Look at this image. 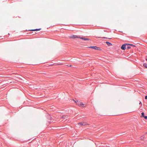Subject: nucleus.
<instances>
[{"label":"nucleus","instance_id":"nucleus-1","mask_svg":"<svg viewBox=\"0 0 147 147\" xmlns=\"http://www.w3.org/2000/svg\"><path fill=\"white\" fill-rule=\"evenodd\" d=\"M89 48H91L94 49L102 50V49L100 48L98 49V47L96 46H90L89 47Z\"/></svg>","mask_w":147,"mask_h":147},{"label":"nucleus","instance_id":"nucleus-2","mask_svg":"<svg viewBox=\"0 0 147 147\" xmlns=\"http://www.w3.org/2000/svg\"><path fill=\"white\" fill-rule=\"evenodd\" d=\"M70 38L73 39H75L76 38H80V36L77 35H72L70 36Z\"/></svg>","mask_w":147,"mask_h":147},{"label":"nucleus","instance_id":"nucleus-3","mask_svg":"<svg viewBox=\"0 0 147 147\" xmlns=\"http://www.w3.org/2000/svg\"><path fill=\"white\" fill-rule=\"evenodd\" d=\"M125 44H124L122 45L121 47V48L122 50H125L126 47V46Z\"/></svg>","mask_w":147,"mask_h":147},{"label":"nucleus","instance_id":"nucleus-4","mask_svg":"<svg viewBox=\"0 0 147 147\" xmlns=\"http://www.w3.org/2000/svg\"><path fill=\"white\" fill-rule=\"evenodd\" d=\"M80 39L83 40H90V39L84 37H81L80 36Z\"/></svg>","mask_w":147,"mask_h":147},{"label":"nucleus","instance_id":"nucleus-5","mask_svg":"<svg viewBox=\"0 0 147 147\" xmlns=\"http://www.w3.org/2000/svg\"><path fill=\"white\" fill-rule=\"evenodd\" d=\"M78 124L79 126H84L86 125V123H85V122H80L78 123Z\"/></svg>","mask_w":147,"mask_h":147},{"label":"nucleus","instance_id":"nucleus-6","mask_svg":"<svg viewBox=\"0 0 147 147\" xmlns=\"http://www.w3.org/2000/svg\"><path fill=\"white\" fill-rule=\"evenodd\" d=\"M144 112H142L141 113V115L140 116V117H144L145 119H147V116H144Z\"/></svg>","mask_w":147,"mask_h":147},{"label":"nucleus","instance_id":"nucleus-7","mask_svg":"<svg viewBox=\"0 0 147 147\" xmlns=\"http://www.w3.org/2000/svg\"><path fill=\"white\" fill-rule=\"evenodd\" d=\"M105 43L107 45L109 46H111L112 45V44L110 42L106 41Z\"/></svg>","mask_w":147,"mask_h":147},{"label":"nucleus","instance_id":"nucleus-8","mask_svg":"<svg viewBox=\"0 0 147 147\" xmlns=\"http://www.w3.org/2000/svg\"><path fill=\"white\" fill-rule=\"evenodd\" d=\"M77 105L80 107H82L84 105V104L82 103L79 102L78 103H77Z\"/></svg>","mask_w":147,"mask_h":147},{"label":"nucleus","instance_id":"nucleus-9","mask_svg":"<svg viewBox=\"0 0 147 147\" xmlns=\"http://www.w3.org/2000/svg\"><path fill=\"white\" fill-rule=\"evenodd\" d=\"M41 28H39V29H34L30 30H29L33 31H38L40 30H41Z\"/></svg>","mask_w":147,"mask_h":147},{"label":"nucleus","instance_id":"nucleus-10","mask_svg":"<svg viewBox=\"0 0 147 147\" xmlns=\"http://www.w3.org/2000/svg\"><path fill=\"white\" fill-rule=\"evenodd\" d=\"M61 118H63V119H65L66 118V116L65 115H63V116L62 117H61Z\"/></svg>","mask_w":147,"mask_h":147},{"label":"nucleus","instance_id":"nucleus-11","mask_svg":"<svg viewBox=\"0 0 147 147\" xmlns=\"http://www.w3.org/2000/svg\"><path fill=\"white\" fill-rule=\"evenodd\" d=\"M106 38V39H111V38H107V37H102L100 38Z\"/></svg>","mask_w":147,"mask_h":147},{"label":"nucleus","instance_id":"nucleus-12","mask_svg":"<svg viewBox=\"0 0 147 147\" xmlns=\"http://www.w3.org/2000/svg\"><path fill=\"white\" fill-rule=\"evenodd\" d=\"M144 136H142L141 137V140H143L144 139Z\"/></svg>","mask_w":147,"mask_h":147},{"label":"nucleus","instance_id":"nucleus-13","mask_svg":"<svg viewBox=\"0 0 147 147\" xmlns=\"http://www.w3.org/2000/svg\"><path fill=\"white\" fill-rule=\"evenodd\" d=\"M127 49H129L131 48V47H130V45H129V46H127Z\"/></svg>","mask_w":147,"mask_h":147},{"label":"nucleus","instance_id":"nucleus-14","mask_svg":"<svg viewBox=\"0 0 147 147\" xmlns=\"http://www.w3.org/2000/svg\"><path fill=\"white\" fill-rule=\"evenodd\" d=\"M130 46H132L133 47H136L135 45H134L132 44H130Z\"/></svg>","mask_w":147,"mask_h":147},{"label":"nucleus","instance_id":"nucleus-15","mask_svg":"<svg viewBox=\"0 0 147 147\" xmlns=\"http://www.w3.org/2000/svg\"><path fill=\"white\" fill-rule=\"evenodd\" d=\"M125 44H125L126 46L127 45H130V44L127 43H125Z\"/></svg>","mask_w":147,"mask_h":147},{"label":"nucleus","instance_id":"nucleus-16","mask_svg":"<svg viewBox=\"0 0 147 147\" xmlns=\"http://www.w3.org/2000/svg\"><path fill=\"white\" fill-rule=\"evenodd\" d=\"M74 100V102H75V103H76V104L77 103H78L79 102L78 101H75Z\"/></svg>","mask_w":147,"mask_h":147},{"label":"nucleus","instance_id":"nucleus-17","mask_svg":"<svg viewBox=\"0 0 147 147\" xmlns=\"http://www.w3.org/2000/svg\"><path fill=\"white\" fill-rule=\"evenodd\" d=\"M67 66L69 67H72L71 65H67Z\"/></svg>","mask_w":147,"mask_h":147},{"label":"nucleus","instance_id":"nucleus-18","mask_svg":"<svg viewBox=\"0 0 147 147\" xmlns=\"http://www.w3.org/2000/svg\"><path fill=\"white\" fill-rule=\"evenodd\" d=\"M147 65H143V66L146 68H147V66H146Z\"/></svg>","mask_w":147,"mask_h":147},{"label":"nucleus","instance_id":"nucleus-19","mask_svg":"<svg viewBox=\"0 0 147 147\" xmlns=\"http://www.w3.org/2000/svg\"><path fill=\"white\" fill-rule=\"evenodd\" d=\"M145 99H147V96H146L145 97Z\"/></svg>","mask_w":147,"mask_h":147},{"label":"nucleus","instance_id":"nucleus-20","mask_svg":"<svg viewBox=\"0 0 147 147\" xmlns=\"http://www.w3.org/2000/svg\"><path fill=\"white\" fill-rule=\"evenodd\" d=\"M145 60L146 61H147V57H145Z\"/></svg>","mask_w":147,"mask_h":147},{"label":"nucleus","instance_id":"nucleus-21","mask_svg":"<svg viewBox=\"0 0 147 147\" xmlns=\"http://www.w3.org/2000/svg\"><path fill=\"white\" fill-rule=\"evenodd\" d=\"M139 104L140 105V104H141V102H140L139 103Z\"/></svg>","mask_w":147,"mask_h":147},{"label":"nucleus","instance_id":"nucleus-22","mask_svg":"<svg viewBox=\"0 0 147 147\" xmlns=\"http://www.w3.org/2000/svg\"><path fill=\"white\" fill-rule=\"evenodd\" d=\"M61 64H61H63L62 63H59V64Z\"/></svg>","mask_w":147,"mask_h":147},{"label":"nucleus","instance_id":"nucleus-23","mask_svg":"<svg viewBox=\"0 0 147 147\" xmlns=\"http://www.w3.org/2000/svg\"><path fill=\"white\" fill-rule=\"evenodd\" d=\"M143 64L144 65V64H147L146 63H144Z\"/></svg>","mask_w":147,"mask_h":147},{"label":"nucleus","instance_id":"nucleus-24","mask_svg":"<svg viewBox=\"0 0 147 147\" xmlns=\"http://www.w3.org/2000/svg\"><path fill=\"white\" fill-rule=\"evenodd\" d=\"M104 31L105 32H106V31H107V30H104Z\"/></svg>","mask_w":147,"mask_h":147},{"label":"nucleus","instance_id":"nucleus-25","mask_svg":"<svg viewBox=\"0 0 147 147\" xmlns=\"http://www.w3.org/2000/svg\"><path fill=\"white\" fill-rule=\"evenodd\" d=\"M8 35H10V34H9V33H8Z\"/></svg>","mask_w":147,"mask_h":147},{"label":"nucleus","instance_id":"nucleus-26","mask_svg":"<svg viewBox=\"0 0 147 147\" xmlns=\"http://www.w3.org/2000/svg\"><path fill=\"white\" fill-rule=\"evenodd\" d=\"M24 64L26 65V64Z\"/></svg>","mask_w":147,"mask_h":147},{"label":"nucleus","instance_id":"nucleus-27","mask_svg":"<svg viewBox=\"0 0 147 147\" xmlns=\"http://www.w3.org/2000/svg\"><path fill=\"white\" fill-rule=\"evenodd\" d=\"M55 64V63H54V64H53V65H54V64Z\"/></svg>","mask_w":147,"mask_h":147},{"label":"nucleus","instance_id":"nucleus-28","mask_svg":"<svg viewBox=\"0 0 147 147\" xmlns=\"http://www.w3.org/2000/svg\"><path fill=\"white\" fill-rule=\"evenodd\" d=\"M39 64V65H40V64Z\"/></svg>","mask_w":147,"mask_h":147}]
</instances>
